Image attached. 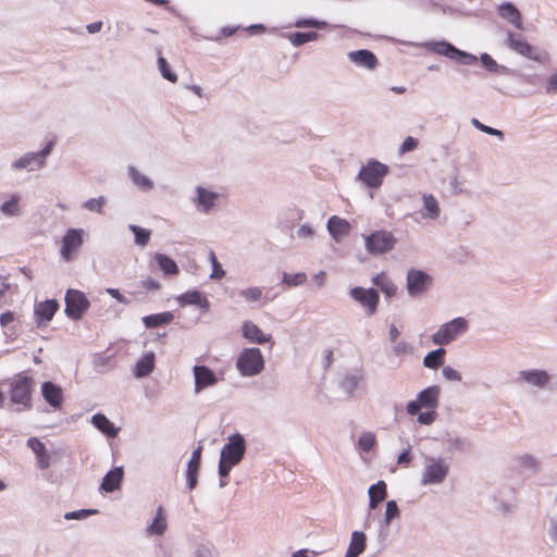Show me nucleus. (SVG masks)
Returning <instances> with one entry per match:
<instances>
[{
  "mask_svg": "<svg viewBox=\"0 0 557 557\" xmlns=\"http://www.w3.org/2000/svg\"><path fill=\"white\" fill-rule=\"evenodd\" d=\"M471 443L467 438L455 437L447 442L448 451H467L471 448Z\"/></svg>",
  "mask_w": 557,
  "mask_h": 557,
  "instance_id": "44",
  "label": "nucleus"
},
{
  "mask_svg": "<svg viewBox=\"0 0 557 557\" xmlns=\"http://www.w3.org/2000/svg\"><path fill=\"white\" fill-rule=\"evenodd\" d=\"M430 463L425 466L422 475L421 484H441L444 482L449 472V463L443 458H429Z\"/></svg>",
  "mask_w": 557,
  "mask_h": 557,
  "instance_id": "6",
  "label": "nucleus"
},
{
  "mask_svg": "<svg viewBox=\"0 0 557 557\" xmlns=\"http://www.w3.org/2000/svg\"><path fill=\"white\" fill-rule=\"evenodd\" d=\"M445 354L446 351L442 347L430 351L423 358V366L429 369H437L444 363Z\"/></svg>",
  "mask_w": 557,
  "mask_h": 557,
  "instance_id": "34",
  "label": "nucleus"
},
{
  "mask_svg": "<svg viewBox=\"0 0 557 557\" xmlns=\"http://www.w3.org/2000/svg\"><path fill=\"white\" fill-rule=\"evenodd\" d=\"M366 391L364 374L361 369H354L350 372V396Z\"/></svg>",
  "mask_w": 557,
  "mask_h": 557,
  "instance_id": "37",
  "label": "nucleus"
},
{
  "mask_svg": "<svg viewBox=\"0 0 557 557\" xmlns=\"http://www.w3.org/2000/svg\"><path fill=\"white\" fill-rule=\"evenodd\" d=\"M442 373H443V376L448 381H460L461 380L460 373L449 366L444 367L442 370Z\"/></svg>",
  "mask_w": 557,
  "mask_h": 557,
  "instance_id": "58",
  "label": "nucleus"
},
{
  "mask_svg": "<svg viewBox=\"0 0 557 557\" xmlns=\"http://www.w3.org/2000/svg\"><path fill=\"white\" fill-rule=\"evenodd\" d=\"M426 47L436 54L445 55L451 60L454 59V55L455 53H457L456 51L458 49L457 47L445 40L429 42L426 44Z\"/></svg>",
  "mask_w": 557,
  "mask_h": 557,
  "instance_id": "31",
  "label": "nucleus"
},
{
  "mask_svg": "<svg viewBox=\"0 0 557 557\" xmlns=\"http://www.w3.org/2000/svg\"><path fill=\"white\" fill-rule=\"evenodd\" d=\"M92 424L102 433L110 437L116 436L117 430L113 426V423L101 413H97L91 419Z\"/></svg>",
  "mask_w": 557,
  "mask_h": 557,
  "instance_id": "33",
  "label": "nucleus"
},
{
  "mask_svg": "<svg viewBox=\"0 0 557 557\" xmlns=\"http://www.w3.org/2000/svg\"><path fill=\"white\" fill-rule=\"evenodd\" d=\"M413 351H414V347L411 344L404 342V341L396 343L393 347V352L397 357L405 356V355H412Z\"/></svg>",
  "mask_w": 557,
  "mask_h": 557,
  "instance_id": "52",
  "label": "nucleus"
},
{
  "mask_svg": "<svg viewBox=\"0 0 557 557\" xmlns=\"http://www.w3.org/2000/svg\"><path fill=\"white\" fill-rule=\"evenodd\" d=\"M440 392L441 389L436 385L426 387L418 394L417 400L423 408L435 409L438 405Z\"/></svg>",
  "mask_w": 557,
  "mask_h": 557,
  "instance_id": "22",
  "label": "nucleus"
},
{
  "mask_svg": "<svg viewBox=\"0 0 557 557\" xmlns=\"http://www.w3.org/2000/svg\"><path fill=\"white\" fill-rule=\"evenodd\" d=\"M318 34L315 32L301 33L296 32L289 35V40L294 46H301L306 42L314 40Z\"/></svg>",
  "mask_w": 557,
  "mask_h": 557,
  "instance_id": "45",
  "label": "nucleus"
},
{
  "mask_svg": "<svg viewBox=\"0 0 557 557\" xmlns=\"http://www.w3.org/2000/svg\"><path fill=\"white\" fill-rule=\"evenodd\" d=\"M411 460H412V455L410 453V448H408L399 454V456L397 458V463L407 466L411 462Z\"/></svg>",
  "mask_w": 557,
  "mask_h": 557,
  "instance_id": "62",
  "label": "nucleus"
},
{
  "mask_svg": "<svg viewBox=\"0 0 557 557\" xmlns=\"http://www.w3.org/2000/svg\"><path fill=\"white\" fill-rule=\"evenodd\" d=\"M376 444V437L372 432H364L358 438L357 446L361 451H370Z\"/></svg>",
  "mask_w": 557,
  "mask_h": 557,
  "instance_id": "42",
  "label": "nucleus"
},
{
  "mask_svg": "<svg viewBox=\"0 0 557 557\" xmlns=\"http://www.w3.org/2000/svg\"><path fill=\"white\" fill-rule=\"evenodd\" d=\"M246 451V443L240 434H234L228 437V442L223 446L219 462V473L221 476H227L234 466L239 463Z\"/></svg>",
  "mask_w": 557,
  "mask_h": 557,
  "instance_id": "2",
  "label": "nucleus"
},
{
  "mask_svg": "<svg viewBox=\"0 0 557 557\" xmlns=\"http://www.w3.org/2000/svg\"><path fill=\"white\" fill-rule=\"evenodd\" d=\"M128 173L133 182L141 189L148 190L152 188V182L147 176L140 174L135 168H129Z\"/></svg>",
  "mask_w": 557,
  "mask_h": 557,
  "instance_id": "43",
  "label": "nucleus"
},
{
  "mask_svg": "<svg viewBox=\"0 0 557 557\" xmlns=\"http://www.w3.org/2000/svg\"><path fill=\"white\" fill-rule=\"evenodd\" d=\"M508 47L515 52L536 62H544L545 55L534 53L533 47L520 34H508Z\"/></svg>",
  "mask_w": 557,
  "mask_h": 557,
  "instance_id": "11",
  "label": "nucleus"
},
{
  "mask_svg": "<svg viewBox=\"0 0 557 557\" xmlns=\"http://www.w3.org/2000/svg\"><path fill=\"white\" fill-rule=\"evenodd\" d=\"M11 403L18 406V410H29L33 407V392L35 382L28 371L14 374L9 380Z\"/></svg>",
  "mask_w": 557,
  "mask_h": 557,
  "instance_id": "1",
  "label": "nucleus"
},
{
  "mask_svg": "<svg viewBox=\"0 0 557 557\" xmlns=\"http://www.w3.org/2000/svg\"><path fill=\"white\" fill-rule=\"evenodd\" d=\"M240 295L248 301H258L262 297V289L259 287H250L243 289Z\"/></svg>",
  "mask_w": 557,
  "mask_h": 557,
  "instance_id": "56",
  "label": "nucleus"
},
{
  "mask_svg": "<svg viewBox=\"0 0 557 557\" xmlns=\"http://www.w3.org/2000/svg\"><path fill=\"white\" fill-rule=\"evenodd\" d=\"M548 535L549 539L557 545V519H550Z\"/></svg>",
  "mask_w": 557,
  "mask_h": 557,
  "instance_id": "64",
  "label": "nucleus"
},
{
  "mask_svg": "<svg viewBox=\"0 0 557 557\" xmlns=\"http://www.w3.org/2000/svg\"><path fill=\"white\" fill-rule=\"evenodd\" d=\"M471 123L474 127H476L478 129L484 132L485 134L487 135H491V136H495V137H499L502 138L503 137V132L499 131V129H496V128H493L491 126H487V125H484L482 124L478 119L473 117L471 120Z\"/></svg>",
  "mask_w": 557,
  "mask_h": 557,
  "instance_id": "54",
  "label": "nucleus"
},
{
  "mask_svg": "<svg viewBox=\"0 0 557 557\" xmlns=\"http://www.w3.org/2000/svg\"><path fill=\"white\" fill-rule=\"evenodd\" d=\"M236 368L244 376H253L264 369V359L259 348H245L236 360Z\"/></svg>",
  "mask_w": 557,
  "mask_h": 557,
  "instance_id": "4",
  "label": "nucleus"
},
{
  "mask_svg": "<svg viewBox=\"0 0 557 557\" xmlns=\"http://www.w3.org/2000/svg\"><path fill=\"white\" fill-rule=\"evenodd\" d=\"M27 446L36 455L37 462L40 469L45 470L50 467V454L48 453L45 444L37 437H30L27 441Z\"/></svg>",
  "mask_w": 557,
  "mask_h": 557,
  "instance_id": "18",
  "label": "nucleus"
},
{
  "mask_svg": "<svg viewBox=\"0 0 557 557\" xmlns=\"http://www.w3.org/2000/svg\"><path fill=\"white\" fill-rule=\"evenodd\" d=\"M436 411L435 409H431L424 412H420L418 414L417 421L422 425H430L435 421Z\"/></svg>",
  "mask_w": 557,
  "mask_h": 557,
  "instance_id": "57",
  "label": "nucleus"
},
{
  "mask_svg": "<svg viewBox=\"0 0 557 557\" xmlns=\"http://www.w3.org/2000/svg\"><path fill=\"white\" fill-rule=\"evenodd\" d=\"M41 395L53 410H60L62 408L64 395L63 389L59 385L50 381L44 382L41 384Z\"/></svg>",
  "mask_w": 557,
  "mask_h": 557,
  "instance_id": "14",
  "label": "nucleus"
},
{
  "mask_svg": "<svg viewBox=\"0 0 557 557\" xmlns=\"http://www.w3.org/2000/svg\"><path fill=\"white\" fill-rule=\"evenodd\" d=\"M546 92L547 94L557 92V73H555L548 77L547 84H546Z\"/></svg>",
  "mask_w": 557,
  "mask_h": 557,
  "instance_id": "63",
  "label": "nucleus"
},
{
  "mask_svg": "<svg viewBox=\"0 0 557 557\" xmlns=\"http://www.w3.org/2000/svg\"><path fill=\"white\" fill-rule=\"evenodd\" d=\"M210 261L212 264V273L210 275L213 280H221L224 277L225 272L221 265V263L218 261L216 256L213 251H210Z\"/></svg>",
  "mask_w": 557,
  "mask_h": 557,
  "instance_id": "51",
  "label": "nucleus"
},
{
  "mask_svg": "<svg viewBox=\"0 0 557 557\" xmlns=\"http://www.w3.org/2000/svg\"><path fill=\"white\" fill-rule=\"evenodd\" d=\"M479 60L488 72L494 73L499 69V64L488 53H482Z\"/></svg>",
  "mask_w": 557,
  "mask_h": 557,
  "instance_id": "55",
  "label": "nucleus"
},
{
  "mask_svg": "<svg viewBox=\"0 0 557 557\" xmlns=\"http://www.w3.org/2000/svg\"><path fill=\"white\" fill-rule=\"evenodd\" d=\"M51 148L52 141H49L48 145L41 151L24 154L14 162V168L28 169L30 171L42 168L45 164L46 157L51 152Z\"/></svg>",
  "mask_w": 557,
  "mask_h": 557,
  "instance_id": "12",
  "label": "nucleus"
},
{
  "mask_svg": "<svg viewBox=\"0 0 557 557\" xmlns=\"http://www.w3.org/2000/svg\"><path fill=\"white\" fill-rule=\"evenodd\" d=\"M423 207L426 210V216L431 220H435L440 216L441 209L437 200L433 195L423 196Z\"/></svg>",
  "mask_w": 557,
  "mask_h": 557,
  "instance_id": "40",
  "label": "nucleus"
},
{
  "mask_svg": "<svg viewBox=\"0 0 557 557\" xmlns=\"http://www.w3.org/2000/svg\"><path fill=\"white\" fill-rule=\"evenodd\" d=\"M516 469L519 473L527 475H535L542 469L541 461L531 454H522L513 457Z\"/></svg>",
  "mask_w": 557,
  "mask_h": 557,
  "instance_id": "15",
  "label": "nucleus"
},
{
  "mask_svg": "<svg viewBox=\"0 0 557 557\" xmlns=\"http://www.w3.org/2000/svg\"><path fill=\"white\" fill-rule=\"evenodd\" d=\"M369 506L371 509H375L380 503H382L387 496L386 483L382 480L372 484L369 490Z\"/></svg>",
  "mask_w": 557,
  "mask_h": 557,
  "instance_id": "23",
  "label": "nucleus"
},
{
  "mask_svg": "<svg viewBox=\"0 0 557 557\" xmlns=\"http://www.w3.org/2000/svg\"><path fill=\"white\" fill-rule=\"evenodd\" d=\"M243 336L256 344L270 342L271 335H265L260 327L251 321H245L243 324Z\"/></svg>",
  "mask_w": 557,
  "mask_h": 557,
  "instance_id": "21",
  "label": "nucleus"
},
{
  "mask_svg": "<svg viewBox=\"0 0 557 557\" xmlns=\"http://www.w3.org/2000/svg\"><path fill=\"white\" fill-rule=\"evenodd\" d=\"M468 330V321L465 318H455L441 327L432 335V342L435 345H448L455 341L458 335Z\"/></svg>",
  "mask_w": 557,
  "mask_h": 557,
  "instance_id": "5",
  "label": "nucleus"
},
{
  "mask_svg": "<svg viewBox=\"0 0 557 557\" xmlns=\"http://www.w3.org/2000/svg\"><path fill=\"white\" fill-rule=\"evenodd\" d=\"M129 230L135 235V243L139 246H146L150 239L151 232L137 225H129Z\"/></svg>",
  "mask_w": 557,
  "mask_h": 557,
  "instance_id": "46",
  "label": "nucleus"
},
{
  "mask_svg": "<svg viewBox=\"0 0 557 557\" xmlns=\"http://www.w3.org/2000/svg\"><path fill=\"white\" fill-rule=\"evenodd\" d=\"M173 314L171 312H162L150 314L143 318V322L147 329H153L172 322Z\"/></svg>",
  "mask_w": 557,
  "mask_h": 557,
  "instance_id": "30",
  "label": "nucleus"
},
{
  "mask_svg": "<svg viewBox=\"0 0 557 557\" xmlns=\"http://www.w3.org/2000/svg\"><path fill=\"white\" fill-rule=\"evenodd\" d=\"M406 281L409 296L418 297L429 290L433 280L426 272L412 268L407 272Z\"/></svg>",
  "mask_w": 557,
  "mask_h": 557,
  "instance_id": "9",
  "label": "nucleus"
},
{
  "mask_svg": "<svg viewBox=\"0 0 557 557\" xmlns=\"http://www.w3.org/2000/svg\"><path fill=\"white\" fill-rule=\"evenodd\" d=\"M519 375L529 384L537 387H544L549 381V375L545 370H523Z\"/></svg>",
  "mask_w": 557,
  "mask_h": 557,
  "instance_id": "24",
  "label": "nucleus"
},
{
  "mask_svg": "<svg viewBox=\"0 0 557 557\" xmlns=\"http://www.w3.org/2000/svg\"><path fill=\"white\" fill-rule=\"evenodd\" d=\"M373 284L379 287L387 297L396 295V285L387 277L385 273H380L372 278Z\"/></svg>",
  "mask_w": 557,
  "mask_h": 557,
  "instance_id": "32",
  "label": "nucleus"
},
{
  "mask_svg": "<svg viewBox=\"0 0 557 557\" xmlns=\"http://www.w3.org/2000/svg\"><path fill=\"white\" fill-rule=\"evenodd\" d=\"M307 281V275L306 273H295V274H289V273H284L283 274V283H285L286 285L293 287V286H299V285H302L304 283H306Z\"/></svg>",
  "mask_w": 557,
  "mask_h": 557,
  "instance_id": "47",
  "label": "nucleus"
},
{
  "mask_svg": "<svg viewBox=\"0 0 557 557\" xmlns=\"http://www.w3.org/2000/svg\"><path fill=\"white\" fill-rule=\"evenodd\" d=\"M14 321H15V313L12 312V311L3 312L0 315V324H1V326H8L9 324H11Z\"/></svg>",
  "mask_w": 557,
  "mask_h": 557,
  "instance_id": "61",
  "label": "nucleus"
},
{
  "mask_svg": "<svg viewBox=\"0 0 557 557\" xmlns=\"http://www.w3.org/2000/svg\"><path fill=\"white\" fill-rule=\"evenodd\" d=\"M104 203H106L104 197L100 196L98 198H92V199L87 200L84 203V208L89 211L102 213Z\"/></svg>",
  "mask_w": 557,
  "mask_h": 557,
  "instance_id": "53",
  "label": "nucleus"
},
{
  "mask_svg": "<svg viewBox=\"0 0 557 557\" xmlns=\"http://www.w3.org/2000/svg\"><path fill=\"white\" fill-rule=\"evenodd\" d=\"M166 530V519L163 511V508L160 506L157 510L156 517L152 523L148 528V532L150 534L161 535Z\"/></svg>",
  "mask_w": 557,
  "mask_h": 557,
  "instance_id": "38",
  "label": "nucleus"
},
{
  "mask_svg": "<svg viewBox=\"0 0 557 557\" xmlns=\"http://www.w3.org/2000/svg\"><path fill=\"white\" fill-rule=\"evenodd\" d=\"M197 201L198 206L202 208L205 212L209 211L218 199V194L207 190L206 188H197Z\"/></svg>",
  "mask_w": 557,
  "mask_h": 557,
  "instance_id": "36",
  "label": "nucleus"
},
{
  "mask_svg": "<svg viewBox=\"0 0 557 557\" xmlns=\"http://www.w3.org/2000/svg\"><path fill=\"white\" fill-rule=\"evenodd\" d=\"M178 302L185 305H208V300L198 290L186 292L177 298Z\"/></svg>",
  "mask_w": 557,
  "mask_h": 557,
  "instance_id": "39",
  "label": "nucleus"
},
{
  "mask_svg": "<svg viewBox=\"0 0 557 557\" xmlns=\"http://www.w3.org/2000/svg\"><path fill=\"white\" fill-rule=\"evenodd\" d=\"M0 210L8 216L17 215L20 213V196L13 195L8 201H4Z\"/></svg>",
  "mask_w": 557,
  "mask_h": 557,
  "instance_id": "41",
  "label": "nucleus"
},
{
  "mask_svg": "<svg viewBox=\"0 0 557 557\" xmlns=\"http://www.w3.org/2000/svg\"><path fill=\"white\" fill-rule=\"evenodd\" d=\"M158 65L162 76L171 83L177 82V75L170 70L169 63L163 57L158 58Z\"/></svg>",
  "mask_w": 557,
  "mask_h": 557,
  "instance_id": "49",
  "label": "nucleus"
},
{
  "mask_svg": "<svg viewBox=\"0 0 557 557\" xmlns=\"http://www.w3.org/2000/svg\"><path fill=\"white\" fill-rule=\"evenodd\" d=\"M397 239L387 231H375L364 236L366 248L371 255H382L392 250Z\"/></svg>",
  "mask_w": 557,
  "mask_h": 557,
  "instance_id": "7",
  "label": "nucleus"
},
{
  "mask_svg": "<svg viewBox=\"0 0 557 557\" xmlns=\"http://www.w3.org/2000/svg\"><path fill=\"white\" fill-rule=\"evenodd\" d=\"M399 516V508L396 500H388L386 503L384 522L386 525H389L392 520Z\"/></svg>",
  "mask_w": 557,
  "mask_h": 557,
  "instance_id": "50",
  "label": "nucleus"
},
{
  "mask_svg": "<svg viewBox=\"0 0 557 557\" xmlns=\"http://www.w3.org/2000/svg\"><path fill=\"white\" fill-rule=\"evenodd\" d=\"M154 369V354H145L136 363L134 374L136 377L149 375Z\"/></svg>",
  "mask_w": 557,
  "mask_h": 557,
  "instance_id": "26",
  "label": "nucleus"
},
{
  "mask_svg": "<svg viewBox=\"0 0 557 557\" xmlns=\"http://www.w3.org/2000/svg\"><path fill=\"white\" fill-rule=\"evenodd\" d=\"M123 479V471L121 468H114L109 471L101 483V488L106 492H113L119 488L121 481Z\"/></svg>",
  "mask_w": 557,
  "mask_h": 557,
  "instance_id": "28",
  "label": "nucleus"
},
{
  "mask_svg": "<svg viewBox=\"0 0 557 557\" xmlns=\"http://www.w3.org/2000/svg\"><path fill=\"white\" fill-rule=\"evenodd\" d=\"M59 309L57 300H46L35 306V317L38 326L45 325L52 320Z\"/></svg>",
  "mask_w": 557,
  "mask_h": 557,
  "instance_id": "16",
  "label": "nucleus"
},
{
  "mask_svg": "<svg viewBox=\"0 0 557 557\" xmlns=\"http://www.w3.org/2000/svg\"><path fill=\"white\" fill-rule=\"evenodd\" d=\"M322 23L312 18H301L295 23L296 27H320Z\"/></svg>",
  "mask_w": 557,
  "mask_h": 557,
  "instance_id": "59",
  "label": "nucleus"
},
{
  "mask_svg": "<svg viewBox=\"0 0 557 557\" xmlns=\"http://www.w3.org/2000/svg\"><path fill=\"white\" fill-rule=\"evenodd\" d=\"M456 52L457 53H455L453 60L459 64L472 65L475 64L479 60L474 54L466 52L463 50L457 49Z\"/></svg>",
  "mask_w": 557,
  "mask_h": 557,
  "instance_id": "48",
  "label": "nucleus"
},
{
  "mask_svg": "<svg viewBox=\"0 0 557 557\" xmlns=\"http://www.w3.org/2000/svg\"><path fill=\"white\" fill-rule=\"evenodd\" d=\"M154 260L157 261L160 270L165 275H176L178 274V267L176 262L163 253H156Z\"/></svg>",
  "mask_w": 557,
  "mask_h": 557,
  "instance_id": "35",
  "label": "nucleus"
},
{
  "mask_svg": "<svg viewBox=\"0 0 557 557\" xmlns=\"http://www.w3.org/2000/svg\"><path fill=\"white\" fill-rule=\"evenodd\" d=\"M90 302L86 295L77 289H69L65 295V313L72 320L82 319Z\"/></svg>",
  "mask_w": 557,
  "mask_h": 557,
  "instance_id": "8",
  "label": "nucleus"
},
{
  "mask_svg": "<svg viewBox=\"0 0 557 557\" xmlns=\"http://www.w3.org/2000/svg\"><path fill=\"white\" fill-rule=\"evenodd\" d=\"M389 168L376 159H368L360 168L356 180L370 189H379L388 175Z\"/></svg>",
  "mask_w": 557,
  "mask_h": 557,
  "instance_id": "3",
  "label": "nucleus"
},
{
  "mask_svg": "<svg viewBox=\"0 0 557 557\" xmlns=\"http://www.w3.org/2000/svg\"><path fill=\"white\" fill-rule=\"evenodd\" d=\"M367 546V536L361 531H354L350 534V557H358L364 552Z\"/></svg>",
  "mask_w": 557,
  "mask_h": 557,
  "instance_id": "29",
  "label": "nucleus"
},
{
  "mask_svg": "<svg viewBox=\"0 0 557 557\" xmlns=\"http://www.w3.org/2000/svg\"><path fill=\"white\" fill-rule=\"evenodd\" d=\"M498 13L503 18H506L517 28L521 29V14L519 10L511 2H504L498 7Z\"/></svg>",
  "mask_w": 557,
  "mask_h": 557,
  "instance_id": "25",
  "label": "nucleus"
},
{
  "mask_svg": "<svg viewBox=\"0 0 557 557\" xmlns=\"http://www.w3.org/2000/svg\"><path fill=\"white\" fill-rule=\"evenodd\" d=\"M327 228L336 242L342 240L348 232V223L338 216H332L329 220Z\"/></svg>",
  "mask_w": 557,
  "mask_h": 557,
  "instance_id": "27",
  "label": "nucleus"
},
{
  "mask_svg": "<svg viewBox=\"0 0 557 557\" xmlns=\"http://www.w3.org/2000/svg\"><path fill=\"white\" fill-rule=\"evenodd\" d=\"M82 245L83 231L70 228L62 238L61 255L64 260L70 261Z\"/></svg>",
  "mask_w": 557,
  "mask_h": 557,
  "instance_id": "13",
  "label": "nucleus"
},
{
  "mask_svg": "<svg viewBox=\"0 0 557 557\" xmlns=\"http://www.w3.org/2000/svg\"><path fill=\"white\" fill-rule=\"evenodd\" d=\"M350 297L360 302L367 311L368 315L376 312L379 304V293L374 288L354 287L350 289Z\"/></svg>",
  "mask_w": 557,
  "mask_h": 557,
  "instance_id": "10",
  "label": "nucleus"
},
{
  "mask_svg": "<svg viewBox=\"0 0 557 557\" xmlns=\"http://www.w3.org/2000/svg\"><path fill=\"white\" fill-rule=\"evenodd\" d=\"M421 408H423V407L420 405V403L417 399L410 400L406 406L407 413L410 416L419 414Z\"/></svg>",
  "mask_w": 557,
  "mask_h": 557,
  "instance_id": "60",
  "label": "nucleus"
},
{
  "mask_svg": "<svg viewBox=\"0 0 557 557\" xmlns=\"http://www.w3.org/2000/svg\"><path fill=\"white\" fill-rule=\"evenodd\" d=\"M350 61H352L358 66L373 70L377 65V58L375 54L367 49H360L354 52H350Z\"/></svg>",
  "mask_w": 557,
  "mask_h": 557,
  "instance_id": "20",
  "label": "nucleus"
},
{
  "mask_svg": "<svg viewBox=\"0 0 557 557\" xmlns=\"http://www.w3.org/2000/svg\"><path fill=\"white\" fill-rule=\"evenodd\" d=\"M195 389L200 392L203 388L212 386L216 383V376L214 372L206 366H195Z\"/></svg>",
  "mask_w": 557,
  "mask_h": 557,
  "instance_id": "17",
  "label": "nucleus"
},
{
  "mask_svg": "<svg viewBox=\"0 0 557 557\" xmlns=\"http://www.w3.org/2000/svg\"><path fill=\"white\" fill-rule=\"evenodd\" d=\"M202 447L199 445L191 454L187 465V482L188 487L193 490L197 484V475L201 462Z\"/></svg>",
  "mask_w": 557,
  "mask_h": 557,
  "instance_id": "19",
  "label": "nucleus"
}]
</instances>
